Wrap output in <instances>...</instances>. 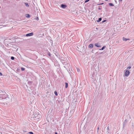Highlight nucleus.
Returning a JSON list of instances; mask_svg holds the SVG:
<instances>
[{
    "label": "nucleus",
    "instance_id": "1a4fd4ad",
    "mask_svg": "<svg viewBox=\"0 0 134 134\" xmlns=\"http://www.w3.org/2000/svg\"><path fill=\"white\" fill-rule=\"evenodd\" d=\"M105 46H104L101 49H99V50H103L104 49V48H105Z\"/></svg>",
    "mask_w": 134,
    "mask_h": 134
},
{
    "label": "nucleus",
    "instance_id": "20e7f679",
    "mask_svg": "<svg viewBox=\"0 0 134 134\" xmlns=\"http://www.w3.org/2000/svg\"><path fill=\"white\" fill-rule=\"evenodd\" d=\"M61 7L63 8H65L66 7V5H65L62 4L61 5Z\"/></svg>",
    "mask_w": 134,
    "mask_h": 134
},
{
    "label": "nucleus",
    "instance_id": "f8f14e48",
    "mask_svg": "<svg viewBox=\"0 0 134 134\" xmlns=\"http://www.w3.org/2000/svg\"><path fill=\"white\" fill-rule=\"evenodd\" d=\"M25 5L26 6L28 7H29V5L28 3H25Z\"/></svg>",
    "mask_w": 134,
    "mask_h": 134
},
{
    "label": "nucleus",
    "instance_id": "423d86ee",
    "mask_svg": "<svg viewBox=\"0 0 134 134\" xmlns=\"http://www.w3.org/2000/svg\"><path fill=\"white\" fill-rule=\"evenodd\" d=\"M89 47L92 48L93 47V44H90L89 45Z\"/></svg>",
    "mask_w": 134,
    "mask_h": 134
},
{
    "label": "nucleus",
    "instance_id": "dca6fc26",
    "mask_svg": "<svg viewBox=\"0 0 134 134\" xmlns=\"http://www.w3.org/2000/svg\"><path fill=\"white\" fill-rule=\"evenodd\" d=\"M29 133L30 134H34L33 132H29Z\"/></svg>",
    "mask_w": 134,
    "mask_h": 134
},
{
    "label": "nucleus",
    "instance_id": "412c9836",
    "mask_svg": "<svg viewBox=\"0 0 134 134\" xmlns=\"http://www.w3.org/2000/svg\"><path fill=\"white\" fill-rule=\"evenodd\" d=\"M55 134H57V132H55Z\"/></svg>",
    "mask_w": 134,
    "mask_h": 134
},
{
    "label": "nucleus",
    "instance_id": "9d476101",
    "mask_svg": "<svg viewBox=\"0 0 134 134\" xmlns=\"http://www.w3.org/2000/svg\"><path fill=\"white\" fill-rule=\"evenodd\" d=\"M102 20V18H99V19L97 21L98 22H99L100 21Z\"/></svg>",
    "mask_w": 134,
    "mask_h": 134
},
{
    "label": "nucleus",
    "instance_id": "f03ea898",
    "mask_svg": "<svg viewBox=\"0 0 134 134\" xmlns=\"http://www.w3.org/2000/svg\"><path fill=\"white\" fill-rule=\"evenodd\" d=\"M130 72L128 70H127L125 72V76H127L130 74Z\"/></svg>",
    "mask_w": 134,
    "mask_h": 134
},
{
    "label": "nucleus",
    "instance_id": "a211bd4d",
    "mask_svg": "<svg viewBox=\"0 0 134 134\" xmlns=\"http://www.w3.org/2000/svg\"><path fill=\"white\" fill-rule=\"evenodd\" d=\"M0 74L1 76H2V73L1 72H0Z\"/></svg>",
    "mask_w": 134,
    "mask_h": 134
},
{
    "label": "nucleus",
    "instance_id": "aec40b11",
    "mask_svg": "<svg viewBox=\"0 0 134 134\" xmlns=\"http://www.w3.org/2000/svg\"><path fill=\"white\" fill-rule=\"evenodd\" d=\"M131 68V67L130 66H129V67H128V68H129V69H130Z\"/></svg>",
    "mask_w": 134,
    "mask_h": 134
},
{
    "label": "nucleus",
    "instance_id": "5701e85b",
    "mask_svg": "<svg viewBox=\"0 0 134 134\" xmlns=\"http://www.w3.org/2000/svg\"><path fill=\"white\" fill-rule=\"evenodd\" d=\"M99 129V128H98V130Z\"/></svg>",
    "mask_w": 134,
    "mask_h": 134
},
{
    "label": "nucleus",
    "instance_id": "39448f33",
    "mask_svg": "<svg viewBox=\"0 0 134 134\" xmlns=\"http://www.w3.org/2000/svg\"><path fill=\"white\" fill-rule=\"evenodd\" d=\"M95 46L98 47H100V45L98 43H96L95 44Z\"/></svg>",
    "mask_w": 134,
    "mask_h": 134
},
{
    "label": "nucleus",
    "instance_id": "9b49d317",
    "mask_svg": "<svg viewBox=\"0 0 134 134\" xmlns=\"http://www.w3.org/2000/svg\"><path fill=\"white\" fill-rule=\"evenodd\" d=\"M109 5L110 6H113L114 5L112 3H109Z\"/></svg>",
    "mask_w": 134,
    "mask_h": 134
},
{
    "label": "nucleus",
    "instance_id": "6e6552de",
    "mask_svg": "<svg viewBox=\"0 0 134 134\" xmlns=\"http://www.w3.org/2000/svg\"><path fill=\"white\" fill-rule=\"evenodd\" d=\"M65 88H67L68 87V83H67L66 82L65 83Z\"/></svg>",
    "mask_w": 134,
    "mask_h": 134
},
{
    "label": "nucleus",
    "instance_id": "ddd939ff",
    "mask_svg": "<svg viewBox=\"0 0 134 134\" xmlns=\"http://www.w3.org/2000/svg\"><path fill=\"white\" fill-rule=\"evenodd\" d=\"M25 68H21V70H22V71H24V70H25Z\"/></svg>",
    "mask_w": 134,
    "mask_h": 134
},
{
    "label": "nucleus",
    "instance_id": "7ed1b4c3",
    "mask_svg": "<svg viewBox=\"0 0 134 134\" xmlns=\"http://www.w3.org/2000/svg\"><path fill=\"white\" fill-rule=\"evenodd\" d=\"M33 35V33L32 32V33H30L27 34L26 35V36H32Z\"/></svg>",
    "mask_w": 134,
    "mask_h": 134
},
{
    "label": "nucleus",
    "instance_id": "4468645a",
    "mask_svg": "<svg viewBox=\"0 0 134 134\" xmlns=\"http://www.w3.org/2000/svg\"><path fill=\"white\" fill-rule=\"evenodd\" d=\"M54 94L56 96L57 95V92L56 91L54 92Z\"/></svg>",
    "mask_w": 134,
    "mask_h": 134
},
{
    "label": "nucleus",
    "instance_id": "0eeeda50",
    "mask_svg": "<svg viewBox=\"0 0 134 134\" xmlns=\"http://www.w3.org/2000/svg\"><path fill=\"white\" fill-rule=\"evenodd\" d=\"M129 39H126V38H125L124 37H123V41H126L127 40H129Z\"/></svg>",
    "mask_w": 134,
    "mask_h": 134
},
{
    "label": "nucleus",
    "instance_id": "4be33fe9",
    "mask_svg": "<svg viewBox=\"0 0 134 134\" xmlns=\"http://www.w3.org/2000/svg\"><path fill=\"white\" fill-rule=\"evenodd\" d=\"M120 0V1H122V0Z\"/></svg>",
    "mask_w": 134,
    "mask_h": 134
},
{
    "label": "nucleus",
    "instance_id": "f3484780",
    "mask_svg": "<svg viewBox=\"0 0 134 134\" xmlns=\"http://www.w3.org/2000/svg\"><path fill=\"white\" fill-rule=\"evenodd\" d=\"M89 0H86L85 1V3H86V2H88V1H89Z\"/></svg>",
    "mask_w": 134,
    "mask_h": 134
},
{
    "label": "nucleus",
    "instance_id": "b1692460",
    "mask_svg": "<svg viewBox=\"0 0 134 134\" xmlns=\"http://www.w3.org/2000/svg\"><path fill=\"white\" fill-rule=\"evenodd\" d=\"M103 4V3H102V4Z\"/></svg>",
    "mask_w": 134,
    "mask_h": 134
},
{
    "label": "nucleus",
    "instance_id": "6ab92c4d",
    "mask_svg": "<svg viewBox=\"0 0 134 134\" xmlns=\"http://www.w3.org/2000/svg\"><path fill=\"white\" fill-rule=\"evenodd\" d=\"M27 16H28L27 17H29L30 16V15L29 14H28L27 15Z\"/></svg>",
    "mask_w": 134,
    "mask_h": 134
},
{
    "label": "nucleus",
    "instance_id": "f257e3e1",
    "mask_svg": "<svg viewBox=\"0 0 134 134\" xmlns=\"http://www.w3.org/2000/svg\"><path fill=\"white\" fill-rule=\"evenodd\" d=\"M41 117V115L38 113H35L32 116V118H35L36 119H39Z\"/></svg>",
    "mask_w": 134,
    "mask_h": 134
},
{
    "label": "nucleus",
    "instance_id": "2eb2a0df",
    "mask_svg": "<svg viewBox=\"0 0 134 134\" xmlns=\"http://www.w3.org/2000/svg\"><path fill=\"white\" fill-rule=\"evenodd\" d=\"M11 59L13 60L14 59V57H12L11 58Z\"/></svg>",
    "mask_w": 134,
    "mask_h": 134
}]
</instances>
